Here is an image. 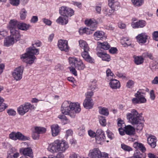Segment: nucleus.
<instances>
[{
  "instance_id": "38",
  "label": "nucleus",
  "mask_w": 158,
  "mask_h": 158,
  "mask_svg": "<svg viewBox=\"0 0 158 158\" xmlns=\"http://www.w3.org/2000/svg\"><path fill=\"white\" fill-rule=\"evenodd\" d=\"M105 138V135L96 136V142L98 143L101 144L102 141H104Z\"/></svg>"
},
{
  "instance_id": "35",
  "label": "nucleus",
  "mask_w": 158,
  "mask_h": 158,
  "mask_svg": "<svg viewBox=\"0 0 158 158\" xmlns=\"http://www.w3.org/2000/svg\"><path fill=\"white\" fill-rule=\"evenodd\" d=\"M4 100L0 96V112L4 111L8 107V105L3 103Z\"/></svg>"
},
{
  "instance_id": "15",
  "label": "nucleus",
  "mask_w": 158,
  "mask_h": 158,
  "mask_svg": "<svg viewBox=\"0 0 158 158\" xmlns=\"http://www.w3.org/2000/svg\"><path fill=\"white\" fill-rule=\"evenodd\" d=\"M94 37L95 40H99L106 39L107 38V35L103 31H97L94 34Z\"/></svg>"
},
{
  "instance_id": "11",
  "label": "nucleus",
  "mask_w": 158,
  "mask_h": 158,
  "mask_svg": "<svg viewBox=\"0 0 158 158\" xmlns=\"http://www.w3.org/2000/svg\"><path fill=\"white\" fill-rule=\"evenodd\" d=\"M20 35L19 34V38L17 39L16 35H12L10 36L6 37L4 41V45L6 47H9L13 44L14 43L20 40Z\"/></svg>"
},
{
  "instance_id": "37",
  "label": "nucleus",
  "mask_w": 158,
  "mask_h": 158,
  "mask_svg": "<svg viewBox=\"0 0 158 158\" xmlns=\"http://www.w3.org/2000/svg\"><path fill=\"white\" fill-rule=\"evenodd\" d=\"M46 131V129L43 127H35V132L39 134L44 133Z\"/></svg>"
},
{
  "instance_id": "53",
  "label": "nucleus",
  "mask_w": 158,
  "mask_h": 158,
  "mask_svg": "<svg viewBox=\"0 0 158 158\" xmlns=\"http://www.w3.org/2000/svg\"><path fill=\"white\" fill-rule=\"evenodd\" d=\"M153 40L158 41V31L154 32L153 33Z\"/></svg>"
},
{
  "instance_id": "4",
  "label": "nucleus",
  "mask_w": 158,
  "mask_h": 158,
  "mask_svg": "<svg viewBox=\"0 0 158 158\" xmlns=\"http://www.w3.org/2000/svg\"><path fill=\"white\" fill-rule=\"evenodd\" d=\"M69 147V144L65 140L57 139L49 144L47 149L48 151L52 153L60 151L64 152Z\"/></svg>"
},
{
  "instance_id": "30",
  "label": "nucleus",
  "mask_w": 158,
  "mask_h": 158,
  "mask_svg": "<svg viewBox=\"0 0 158 158\" xmlns=\"http://www.w3.org/2000/svg\"><path fill=\"white\" fill-rule=\"evenodd\" d=\"M133 57L135 63L137 65L141 64L143 62L144 59L142 56H134Z\"/></svg>"
},
{
  "instance_id": "22",
  "label": "nucleus",
  "mask_w": 158,
  "mask_h": 158,
  "mask_svg": "<svg viewBox=\"0 0 158 158\" xmlns=\"http://www.w3.org/2000/svg\"><path fill=\"white\" fill-rule=\"evenodd\" d=\"M94 103L92 99L90 98L87 97L83 102V106L87 109H90L93 107Z\"/></svg>"
},
{
  "instance_id": "31",
  "label": "nucleus",
  "mask_w": 158,
  "mask_h": 158,
  "mask_svg": "<svg viewBox=\"0 0 158 158\" xmlns=\"http://www.w3.org/2000/svg\"><path fill=\"white\" fill-rule=\"evenodd\" d=\"M99 113L103 115L107 116L109 114V111L107 108L102 107H99Z\"/></svg>"
},
{
  "instance_id": "24",
  "label": "nucleus",
  "mask_w": 158,
  "mask_h": 158,
  "mask_svg": "<svg viewBox=\"0 0 158 158\" xmlns=\"http://www.w3.org/2000/svg\"><path fill=\"white\" fill-rule=\"evenodd\" d=\"M97 56L101 58L102 60L109 62L110 61L111 59L110 55L104 52H98Z\"/></svg>"
},
{
  "instance_id": "26",
  "label": "nucleus",
  "mask_w": 158,
  "mask_h": 158,
  "mask_svg": "<svg viewBox=\"0 0 158 158\" xmlns=\"http://www.w3.org/2000/svg\"><path fill=\"white\" fill-rule=\"evenodd\" d=\"M125 131L126 133L128 135H132L135 133V130L134 128L130 125L125 126Z\"/></svg>"
},
{
  "instance_id": "14",
  "label": "nucleus",
  "mask_w": 158,
  "mask_h": 158,
  "mask_svg": "<svg viewBox=\"0 0 158 158\" xmlns=\"http://www.w3.org/2000/svg\"><path fill=\"white\" fill-rule=\"evenodd\" d=\"M57 45L61 51L67 52L69 51V47L68 46V42L66 40H60L58 42Z\"/></svg>"
},
{
  "instance_id": "16",
  "label": "nucleus",
  "mask_w": 158,
  "mask_h": 158,
  "mask_svg": "<svg viewBox=\"0 0 158 158\" xmlns=\"http://www.w3.org/2000/svg\"><path fill=\"white\" fill-rule=\"evenodd\" d=\"M21 153L24 156H28L32 158L33 157L32 149L29 147L23 148L20 149Z\"/></svg>"
},
{
  "instance_id": "46",
  "label": "nucleus",
  "mask_w": 158,
  "mask_h": 158,
  "mask_svg": "<svg viewBox=\"0 0 158 158\" xmlns=\"http://www.w3.org/2000/svg\"><path fill=\"white\" fill-rule=\"evenodd\" d=\"M17 132H13L9 135V138L13 140H16L17 136Z\"/></svg>"
},
{
  "instance_id": "59",
  "label": "nucleus",
  "mask_w": 158,
  "mask_h": 158,
  "mask_svg": "<svg viewBox=\"0 0 158 158\" xmlns=\"http://www.w3.org/2000/svg\"><path fill=\"white\" fill-rule=\"evenodd\" d=\"M32 137L34 139H37L39 138V134L34 132L32 135Z\"/></svg>"
},
{
  "instance_id": "56",
  "label": "nucleus",
  "mask_w": 158,
  "mask_h": 158,
  "mask_svg": "<svg viewBox=\"0 0 158 158\" xmlns=\"http://www.w3.org/2000/svg\"><path fill=\"white\" fill-rule=\"evenodd\" d=\"M137 149H139L142 152H145L146 150V148L141 143L139 145V147Z\"/></svg>"
},
{
  "instance_id": "8",
  "label": "nucleus",
  "mask_w": 158,
  "mask_h": 158,
  "mask_svg": "<svg viewBox=\"0 0 158 158\" xmlns=\"http://www.w3.org/2000/svg\"><path fill=\"white\" fill-rule=\"evenodd\" d=\"M69 62L71 66H74L79 70H83L85 68V66L82 61L79 59L75 57H70L69 58Z\"/></svg>"
},
{
  "instance_id": "39",
  "label": "nucleus",
  "mask_w": 158,
  "mask_h": 158,
  "mask_svg": "<svg viewBox=\"0 0 158 158\" xmlns=\"http://www.w3.org/2000/svg\"><path fill=\"white\" fill-rule=\"evenodd\" d=\"M27 11L26 10L24 9H22L20 12V17L21 19L24 20L26 17L27 15Z\"/></svg>"
},
{
  "instance_id": "43",
  "label": "nucleus",
  "mask_w": 158,
  "mask_h": 158,
  "mask_svg": "<svg viewBox=\"0 0 158 158\" xmlns=\"http://www.w3.org/2000/svg\"><path fill=\"white\" fill-rule=\"evenodd\" d=\"M117 124L118 127H120V128H125V126H126L123 121L120 118H118V119Z\"/></svg>"
},
{
  "instance_id": "61",
  "label": "nucleus",
  "mask_w": 158,
  "mask_h": 158,
  "mask_svg": "<svg viewBox=\"0 0 158 158\" xmlns=\"http://www.w3.org/2000/svg\"><path fill=\"white\" fill-rule=\"evenodd\" d=\"M150 97L152 100H154L155 98L154 92L153 90H151L150 92Z\"/></svg>"
},
{
  "instance_id": "64",
  "label": "nucleus",
  "mask_w": 158,
  "mask_h": 158,
  "mask_svg": "<svg viewBox=\"0 0 158 158\" xmlns=\"http://www.w3.org/2000/svg\"><path fill=\"white\" fill-rule=\"evenodd\" d=\"M148 156L149 158H158V156L155 155L154 154L151 153H148Z\"/></svg>"
},
{
  "instance_id": "45",
  "label": "nucleus",
  "mask_w": 158,
  "mask_h": 158,
  "mask_svg": "<svg viewBox=\"0 0 158 158\" xmlns=\"http://www.w3.org/2000/svg\"><path fill=\"white\" fill-rule=\"evenodd\" d=\"M115 74L117 76L120 78L122 79H125L126 78V75L124 73L117 72Z\"/></svg>"
},
{
  "instance_id": "44",
  "label": "nucleus",
  "mask_w": 158,
  "mask_h": 158,
  "mask_svg": "<svg viewBox=\"0 0 158 158\" xmlns=\"http://www.w3.org/2000/svg\"><path fill=\"white\" fill-rule=\"evenodd\" d=\"M7 113L10 116H15L16 114V111L13 109H9L7 110Z\"/></svg>"
},
{
  "instance_id": "36",
  "label": "nucleus",
  "mask_w": 158,
  "mask_h": 158,
  "mask_svg": "<svg viewBox=\"0 0 158 158\" xmlns=\"http://www.w3.org/2000/svg\"><path fill=\"white\" fill-rule=\"evenodd\" d=\"M17 136L16 140L19 139L21 140H28L29 138L24 136L21 133L19 132H17Z\"/></svg>"
},
{
  "instance_id": "58",
  "label": "nucleus",
  "mask_w": 158,
  "mask_h": 158,
  "mask_svg": "<svg viewBox=\"0 0 158 158\" xmlns=\"http://www.w3.org/2000/svg\"><path fill=\"white\" fill-rule=\"evenodd\" d=\"M69 158H81V157L78 154L74 153L71 154Z\"/></svg>"
},
{
  "instance_id": "63",
  "label": "nucleus",
  "mask_w": 158,
  "mask_h": 158,
  "mask_svg": "<svg viewBox=\"0 0 158 158\" xmlns=\"http://www.w3.org/2000/svg\"><path fill=\"white\" fill-rule=\"evenodd\" d=\"M56 158H64V154L61 152H59L55 156Z\"/></svg>"
},
{
  "instance_id": "57",
  "label": "nucleus",
  "mask_w": 158,
  "mask_h": 158,
  "mask_svg": "<svg viewBox=\"0 0 158 158\" xmlns=\"http://www.w3.org/2000/svg\"><path fill=\"white\" fill-rule=\"evenodd\" d=\"M73 133L72 131L71 130H68L66 131V137L68 138L69 136H72Z\"/></svg>"
},
{
  "instance_id": "2",
  "label": "nucleus",
  "mask_w": 158,
  "mask_h": 158,
  "mask_svg": "<svg viewBox=\"0 0 158 158\" xmlns=\"http://www.w3.org/2000/svg\"><path fill=\"white\" fill-rule=\"evenodd\" d=\"M41 44V42L39 40L35 41L34 44H32V46L27 48L26 52L21 56V58L22 60L27 64H31L33 63L36 59L34 55H37L39 53V49L35 48V46L39 47Z\"/></svg>"
},
{
  "instance_id": "54",
  "label": "nucleus",
  "mask_w": 158,
  "mask_h": 158,
  "mask_svg": "<svg viewBox=\"0 0 158 158\" xmlns=\"http://www.w3.org/2000/svg\"><path fill=\"white\" fill-rule=\"evenodd\" d=\"M71 72L75 76L77 75V72L75 69L72 67H70L69 68Z\"/></svg>"
},
{
  "instance_id": "21",
  "label": "nucleus",
  "mask_w": 158,
  "mask_h": 158,
  "mask_svg": "<svg viewBox=\"0 0 158 158\" xmlns=\"http://www.w3.org/2000/svg\"><path fill=\"white\" fill-rule=\"evenodd\" d=\"M109 6L114 10H117L120 7L119 3L117 0H108Z\"/></svg>"
},
{
  "instance_id": "10",
  "label": "nucleus",
  "mask_w": 158,
  "mask_h": 158,
  "mask_svg": "<svg viewBox=\"0 0 158 158\" xmlns=\"http://www.w3.org/2000/svg\"><path fill=\"white\" fill-rule=\"evenodd\" d=\"M74 11L71 8L66 6H62L59 10V13L61 15L67 17H71L74 14Z\"/></svg>"
},
{
  "instance_id": "32",
  "label": "nucleus",
  "mask_w": 158,
  "mask_h": 158,
  "mask_svg": "<svg viewBox=\"0 0 158 158\" xmlns=\"http://www.w3.org/2000/svg\"><path fill=\"white\" fill-rule=\"evenodd\" d=\"M97 44L98 46H99L104 50H108L110 47V45L107 42H104L103 43L98 42Z\"/></svg>"
},
{
  "instance_id": "12",
  "label": "nucleus",
  "mask_w": 158,
  "mask_h": 158,
  "mask_svg": "<svg viewBox=\"0 0 158 158\" xmlns=\"http://www.w3.org/2000/svg\"><path fill=\"white\" fill-rule=\"evenodd\" d=\"M24 67L20 66L16 68L13 72L12 75L14 79L17 81L20 80L22 77Z\"/></svg>"
},
{
  "instance_id": "55",
  "label": "nucleus",
  "mask_w": 158,
  "mask_h": 158,
  "mask_svg": "<svg viewBox=\"0 0 158 158\" xmlns=\"http://www.w3.org/2000/svg\"><path fill=\"white\" fill-rule=\"evenodd\" d=\"M38 18L37 16H33L30 20V22L32 23H35L37 22Z\"/></svg>"
},
{
  "instance_id": "13",
  "label": "nucleus",
  "mask_w": 158,
  "mask_h": 158,
  "mask_svg": "<svg viewBox=\"0 0 158 158\" xmlns=\"http://www.w3.org/2000/svg\"><path fill=\"white\" fill-rule=\"evenodd\" d=\"M85 24L89 27L90 30L92 31V33L95 31L97 27L98 22L94 19H90L86 20L85 22Z\"/></svg>"
},
{
  "instance_id": "7",
  "label": "nucleus",
  "mask_w": 158,
  "mask_h": 158,
  "mask_svg": "<svg viewBox=\"0 0 158 158\" xmlns=\"http://www.w3.org/2000/svg\"><path fill=\"white\" fill-rule=\"evenodd\" d=\"M144 94L145 93L142 92L141 90L138 91L135 94V98L132 99V102L135 104L145 103L147 100Z\"/></svg>"
},
{
  "instance_id": "28",
  "label": "nucleus",
  "mask_w": 158,
  "mask_h": 158,
  "mask_svg": "<svg viewBox=\"0 0 158 158\" xmlns=\"http://www.w3.org/2000/svg\"><path fill=\"white\" fill-rule=\"evenodd\" d=\"M106 79L107 81H109L110 80L113 79L114 76V75L111 70L109 68L107 69L106 70Z\"/></svg>"
},
{
  "instance_id": "3",
  "label": "nucleus",
  "mask_w": 158,
  "mask_h": 158,
  "mask_svg": "<svg viewBox=\"0 0 158 158\" xmlns=\"http://www.w3.org/2000/svg\"><path fill=\"white\" fill-rule=\"evenodd\" d=\"M127 119L129 122L132 125H136V129L137 131H140L143 127V124L141 120L142 116L139 114L135 109H132L131 113H128L127 114Z\"/></svg>"
},
{
  "instance_id": "27",
  "label": "nucleus",
  "mask_w": 158,
  "mask_h": 158,
  "mask_svg": "<svg viewBox=\"0 0 158 158\" xmlns=\"http://www.w3.org/2000/svg\"><path fill=\"white\" fill-rule=\"evenodd\" d=\"M52 135L53 136H56L59 134L60 130L57 124H54L51 126Z\"/></svg>"
},
{
  "instance_id": "42",
  "label": "nucleus",
  "mask_w": 158,
  "mask_h": 158,
  "mask_svg": "<svg viewBox=\"0 0 158 158\" xmlns=\"http://www.w3.org/2000/svg\"><path fill=\"white\" fill-rule=\"evenodd\" d=\"M142 56L144 58L148 57L151 60H153L154 59V57L152 54L148 52H145L143 53Z\"/></svg>"
},
{
  "instance_id": "62",
  "label": "nucleus",
  "mask_w": 158,
  "mask_h": 158,
  "mask_svg": "<svg viewBox=\"0 0 158 158\" xmlns=\"http://www.w3.org/2000/svg\"><path fill=\"white\" fill-rule=\"evenodd\" d=\"M117 51V49L116 48H112L109 50L110 52L112 54L115 53Z\"/></svg>"
},
{
  "instance_id": "60",
  "label": "nucleus",
  "mask_w": 158,
  "mask_h": 158,
  "mask_svg": "<svg viewBox=\"0 0 158 158\" xmlns=\"http://www.w3.org/2000/svg\"><path fill=\"white\" fill-rule=\"evenodd\" d=\"M124 128H118V131L119 134L122 135H124L125 134V131Z\"/></svg>"
},
{
  "instance_id": "19",
  "label": "nucleus",
  "mask_w": 158,
  "mask_h": 158,
  "mask_svg": "<svg viewBox=\"0 0 158 158\" xmlns=\"http://www.w3.org/2000/svg\"><path fill=\"white\" fill-rule=\"evenodd\" d=\"M148 144L152 148H154L156 146L157 139L156 138L152 135H150L148 138Z\"/></svg>"
},
{
  "instance_id": "40",
  "label": "nucleus",
  "mask_w": 158,
  "mask_h": 158,
  "mask_svg": "<svg viewBox=\"0 0 158 158\" xmlns=\"http://www.w3.org/2000/svg\"><path fill=\"white\" fill-rule=\"evenodd\" d=\"M114 10V9L111 8L110 9H106L105 10L104 14H106V15L110 16L112 15Z\"/></svg>"
},
{
  "instance_id": "41",
  "label": "nucleus",
  "mask_w": 158,
  "mask_h": 158,
  "mask_svg": "<svg viewBox=\"0 0 158 158\" xmlns=\"http://www.w3.org/2000/svg\"><path fill=\"white\" fill-rule=\"evenodd\" d=\"M99 123L101 125L103 126H105L106 123L105 117L103 116H100L99 117Z\"/></svg>"
},
{
  "instance_id": "18",
  "label": "nucleus",
  "mask_w": 158,
  "mask_h": 158,
  "mask_svg": "<svg viewBox=\"0 0 158 158\" xmlns=\"http://www.w3.org/2000/svg\"><path fill=\"white\" fill-rule=\"evenodd\" d=\"M146 23L145 20H141L136 22H132L131 25L134 28H143L146 26Z\"/></svg>"
},
{
  "instance_id": "5",
  "label": "nucleus",
  "mask_w": 158,
  "mask_h": 158,
  "mask_svg": "<svg viewBox=\"0 0 158 158\" xmlns=\"http://www.w3.org/2000/svg\"><path fill=\"white\" fill-rule=\"evenodd\" d=\"M79 43L80 47L83 50V52L81 54L83 58L85 61L89 63H94V60L90 56L88 53L89 48L87 43L82 40H80Z\"/></svg>"
},
{
  "instance_id": "6",
  "label": "nucleus",
  "mask_w": 158,
  "mask_h": 158,
  "mask_svg": "<svg viewBox=\"0 0 158 158\" xmlns=\"http://www.w3.org/2000/svg\"><path fill=\"white\" fill-rule=\"evenodd\" d=\"M19 22L15 19L11 20L9 23L7 27L10 30L12 35H16L17 39H18L19 36V32L17 30Z\"/></svg>"
},
{
  "instance_id": "34",
  "label": "nucleus",
  "mask_w": 158,
  "mask_h": 158,
  "mask_svg": "<svg viewBox=\"0 0 158 158\" xmlns=\"http://www.w3.org/2000/svg\"><path fill=\"white\" fill-rule=\"evenodd\" d=\"M80 34L82 35L84 33H85L87 35L92 34V31L88 28H80L79 31Z\"/></svg>"
},
{
  "instance_id": "29",
  "label": "nucleus",
  "mask_w": 158,
  "mask_h": 158,
  "mask_svg": "<svg viewBox=\"0 0 158 158\" xmlns=\"http://www.w3.org/2000/svg\"><path fill=\"white\" fill-rule=\"evenodd\" d=\"M30 26L29 24H27L24 23H19L18 29H19L23 31H27L28 30Z\"/></svg>"
},
{
  "instance_id": "48",
  "label": "nucleus",
  "mask_w": 158,
  "mask_h": 158,
  "mask_svg": "<svg viewBox=\"0 0 158 158\" xmlns=\"http://www.w3.org/2000/svg\"><path fill=\"white\" fill-rule=\"evenodd\" d=\"M134 84V81L132 80H129L127 83L126 86L128 88H131Z\"/></svg>"
},
{
  "instance_id": "1",
  "label": "nucleus",
  "mask_w": 158,
  "mask_h": 158,
  "mask_svg": "<svg viewBox=\"0 0 158 158\" xmlns=\"http://www.w3.org/2000/svg\"><path fill=\"white\" fill-rule=\"evenodd\" d=\"M81 110L80 104L78 103H72L69 101H65L62 103L60 111L62 114H60L58 118L61 120L64 124L70 123V121L64 115L74 118L76 113Z\"/></svg>"
},
{
  "instance_id": "23",
  "label": "nucleus",
  "mask_w": 158,
  "mask_h": 158,
  "mask_svg": "<svg viewBox=\"0 0 158 158\" xmlns=\"http://www.w3.org/2000/svg\"><path fill=\"white\" fill-rule=\"evenodd\" d=\"M148 36L145 33H142L136 37L137 41L140 43H145L147 41Z\"/></svg>"
},
{
  "instance_id": "51",
  "label": "nucleus",
  "mask_w": 158,
  "mask_h": 158,
  "mask_svg": "<svg viewBox=\"0 0 158 158\" xmlns=\"http://www.w3.org/2000/svg\"><path fill=\"white\" fill-rule=\"evenodd\" d=\"M88 134L91 137H94L96 136V133L93 131L90 130L88 131Z\"/></svg>"
},
{
  "instance_id": "52",
  "label": "nucleus",
  "mask_w": 158,
  "mask_h": 158,
  "mask_svg": "<svg viewBox=\"0 0 158 158\" xmlns=\"http://www.w3.org/2000/svg\"><path fill=\"white\" fill-rule=\"evenodd\" d=\"M43 22L47 25L50 26L52 24V22L49 20L44 18L42 19Z\"/></svg>"
},
{
  "instance_id": "9",
  "label": "nucleus",
  "mask_w": 158,
  "mask_h": 158,
  "mask_svg": "<svg viewBox=\"0 0 158 158\" xmlns=\"http://www.w3.org/2000/svg\"><path fill=\"white\" fill-rule=\"evenodd\" d=\"M32 106H33L29 103H25L17 108L18 112L19 115H23L27 112Z\"/></svg>"
},
{
  "instance_id": "47",
  "label": "nucleus",
  "mask_w": 158,
  "mask_h": 158,
  "mask_svg": "<svg viewBox=\"0 0 158 158\" xmlns=\"http://www.w3.org/2000/svg\"><path fill=\"white\" fill-rule=\"evenodd\" d=\"M121 148L124 150L128 152L131 151L132 150V149L131 147L124 144L121 145Z\"/></svg>"
},
{
  "instance_id": "25",
  "label": "nucleus",
  "mask_w": 158,
  "mask_h": 158,
  "mask_svg": "<svg viewBox=\"0 0 158 158\" xmlns=\"http://www.w3.org/2000/svg\"><path fill=\"white\" fill-rule=\"evenodd\" d=\"M69 19L67 17L62 16H60L56 20V22L62 25L66 24L68 22Z\"/></svg>"
},
{
  "instance_id": "20",
  "label": "nucleus",
  "mask_w": 158,
  "mask_h": 158,
  "mask_svg": "<svg viewBox=\"0 0 158 158\" xmlns=\"http://www.w3.org/2000/svg\"><path fill=\"white\" fill-rule=\"evenodd\" d=\"M109 81H110L109 83V85L111 89H117L120 87V84L118 80L113 78L111 80H110Z\"/></svg>"
},
{
  "instance_id": "50",
  "label": "nucleus",
  "mask_w": 158,
  "mask_h": 158,
  "mask_svg": "<svg viewBox=\"0 0 158 158\" xmlns=\"http://www.w3.org/2000/svg\"><path fill=\"white\" fill-rule=\"evenodd\" d=\"M96 133V136H99L100 135H101L102 136L105 135L104 131L101 129H98Z\"/></svg>"
},
{
  "instance_id": "33",
  "label": "nucleus",
  "mask_w": 158,
  "mask_h": 158,
  "mask_svg": "<svg viewBox=\"0 0 158 158\" xmlns=\"http://www.w3.org/2000/svg\"><path fill=\"white\" fill-rule=\"evenodd\" d=\"M133 5L136 7L141 6L143 3V0H131Z\"/></svg>"
},
{
  "instance_id": "17",
  "label": "nucleus",
  "mask_w": 158,
  "mask_h": 158,
  "mask_svg": "<svg viewBox=\"0 0 158 158\" xmlns=\"http://www.w3.org/2000/svg\"><path fill=\"white\" fill-rule=\"evenodd\" d=\"M101 153L98 148H95L90 151L89 156L91 158H101Z\"/></svg>"
},
{
  "instance_id": "49",
  "label": "nucleus",
  "mask_w": 158,
  "mask_h": 158,
  "mask_svg": "<svg viewBox=\"0 0 158 158\" xmlns=\"http://www.w3.org/2000/svg\"><path fill=\"white\" fill-rule=\"evenodd\" d=\"M10 3L13 6H18L19 4V0H10Z\"/></svg>"
}]
</instances>
